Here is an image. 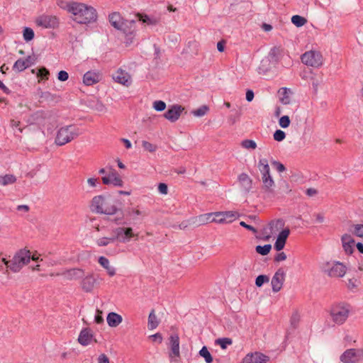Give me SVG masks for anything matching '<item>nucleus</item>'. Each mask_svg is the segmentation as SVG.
Here are the masks:
<instances>
[{
  "instance_id": "f257e3e1",
  "label": "nucleus",
  "mask_w": 363,
  "mask_h": 363,
  "mask_svg": "<svg viewBox=\"0 0 363 363\" xmlns=\"http://www.w3.org/2000/svg\"><path fill=\"white\" fill-rule=\"evenodd\" d=\"M72 20L79 24H89L97 20L96 10L91 6L75 2L72 9Z\"/></svg>"
},
{
  "instance_id": "f03ea898",
  "label": "nucleus",
  "mask_w": 363,
  "mask_h": 363,
  "mask_svg": "<svg viewBox=\"0 0 363 363\" xmlns=\"http://www.w3.org/2000/svg\"><path fill=\"white\" fill-rule=\"evenodd\" d=\"M91 209L97 213L114 215L118 208L116 206L113 199L110 196L99 195L91 200Z\"/></svg>"
},
{
  "instance_id": "7ed1b4c3",
  "label": "nucleus",
  "mask_w": 363,
  "mask_h": 363,
  "mask_svg": "<svg viewBox=\"0 0 363 363\" xmlns=\"http://www.w3.org/2000/svg\"><path fill=\"white\" fill-rule=\"evenodd\" d=\"M30 259V253L29 250L23 249L18 251L11 259L7 260L2 258L1 262L13 272H19L21 268L28 264Z\"/></svg>"
},
{
  "instance_id": "20e7f679",
  "label": "nucleus",
  "mask_w": 363,
  "mask_h": 363,
  "mask_svg": "<svg viewBox=\"0 0 363 363\" xmlns=\"http://www.w3.org/2000/svg\"><path fill=\"white\" fill-rule=\"evenodd\" d=\"M80 135L79 130L75 125H69L61 127L57 132L55 143L62 146L70 143Z\"/></svg>"
},
{
  "instance_id": "39448f33",
  "label": "nucleus",
  "mask_w": 363,
  "mask_h": 363,
  "mask_svg": "<svg viewBox=\"0 0 363 363\" xmlns=\"http://www.w3.org/2000/svg\"><path fill=\"white\" fill-rule=\"evenodd\" d=\"M350 312V306L345 303L334 304L330 309L332 320L337 324L342 325L348 318Z\"/></svg>"
},
{
  "instance_id": "423d86ee",
  "label": "nucleus",
  "mask_w": 363,
  "mask_h": 363,
  "mask_svg": "<svg viewBox=\"0 0 363 363\" xmlns=\"http://www.w3.org/2000/svg\"><path fill=\"white\" fill-rule=\"evenodd\" d=\"M322 270L330 277H342L346 273V267L339 262H328L323 264Z\"/></svg>"
},
{
  "instance_id": "0eeeda50",
  "label": "nucleus",
  "mask_w": 363,
  "mask_h": 363,
  "mask_svg": "<svg viewBox=\"0 0 363 363\" xmlns=\"http://www.w3.org/2000/svg\"><path fill=\"white\" fill-rule=\"evenodd\" d=\"M340 360L342 363H362L363 349H347L340 355Z\"/></svg>"
},
{
  "instance_id": "6e6552de",
  "label": "nucleus",
  "mask_w": 363,
  "mask_h": 363,
  "mask_svg": "<svg viewBox=\"0 0 363 363\" xmlns=\"http://www.w3.org/2000/svg\"><path fill=\"white\" fill-rule=\"evenodd\" d=\"M108 18L112 26L117 30H123L125 33H128L126 30V28L128 27V24L130 26V29L133 28V30L135 29V21H124L120 13L118 12L111 13Z\"/></svg>"
},
{
  "instance_id": "1a4fd4ad",
  "label": "nucleus",
  "mask_w": 363,
  "mask_h": 363,
  "mask_svg": "<svg viewBox=\"0 0 363 363\" xmlns=\"http://www.w3.org/2000/svg\"><path fill=\"white\" fill-rule=\"evenodd\" d=\"M301 61L306 65L319 67L323 65V55L318 51L310 50L302 55Z\"/></svg>"
},
{
  "instance_id": "9d476101",
  "label": "nucleus",
  "mask_w": 363,
  "mask_h": 363,
  "mask_svg": "<svg viewBox=\"0 0 363 363\" xmlns=\"http://www.w3.org/2000/svg\"><path fill=\"white\" fill-rule=\"evenodd\" d=\"M35 24L43 28H56L58 27L59 18L54 15L42 14L38 16L35 20Z\"/></svg>"
},
{
  "instance_id": "9b49d317",
  "label": "nucleus",
  "mask_w": 363,
  "mask_h": 363,
  "mask_svg": "<svg viewBox=\"0 0 363 363\" xmlns=\"http://www.w3.org/2000/svg\"><path fill=\"white\" fill-rule=\"evenodd\" d=\"M113 233H115L116 240L121 242L126 243L130 240L131 238L137 236L133 233L132 228L118 227L113 229Z\"/></svg>"
},
{
  "instance_id": "f8f14e48",
  "label": "nucleus",
  "mask_w": 363,
  "mask_h": 363,
  "mask_svg": "<svg viewBox=\"0 0 363 363\" xmlns=\"http://www.w3.org/2000/svg\"><path fill=\"white\" fill-rule=\"evenodd\" d=\"M108 174L101 178L103 184L105 185L112 184L116 187L123 186V182L117 171L111 167H108Z\"/></svg>"
},
{
  "instance_id": "ddd939ff",
  "label": "nucleus",
  "mask_w": 363,
  "mask_h": 363,
  "mask_svg": "<svg viewBox=\"0 0 363 363\" xmlns=\"http://www.w3.org/2000/svg\"><path fill=\"white\" fill-rule=\"evenodd\" d=\"M285 223L282 219H277L272 220L268 226L264 228L263 234L266 236V238L269 239L272 235L277 234L280 230H282Z\"/></svg>"
},
{
  "instance_id": "4468645a",
  "label": "nucleus",
  "mask_w": 363,
  "mask_h": 363,
  "mask_svg": "<svg viewBox=\"0 0 363 363\" xmlns=\"http://www.w3.org/2000/svg\"><path fill=\"white\" fill-rule=\"evenodd\" d=\"M98 277L94 276V274H88L82 277L81 281V287L82 290L86 293L91 292L94 287L99 284Z\"/></svg>"
},
{
  "instance_id": "2eb2a0df",
  "label": "nucleus",
  "mask_w": 363,
  "mask_h": 363,
  "mask_svg": "<svg viewBox=\"0 0 363 363\" xmlns=\"http://www.w3.org/2000/svg\"><path fill=\"white\" fill-rule=\"evenodd\" d=\"M215 218L212 220L215 223H230L239 217V213L237 211H219L214 213Z\"/></svg>"
},
{
  "instance_id": "dca6fc26",
  "label": "nucleus",
  "mask_w": 363,
  "mask_h": 363,
  "mask_svg": "<svg viewBox=\"0 0 363 363\" xmlns=\"http://www.w3.org/2000/svg\"><path fill=\"white\" fill-rule=\"evenodd\" d=\"M147 215L148 212L145 209H140L135 207H130L125 210V216L129 217L130 220H131L133 223L140 221Z\"/></svg>"
},
{
  "instance_id": "f3484780",
  "label": "nucleus",
  "mask_w": 363,
  "mask_h": 363,
  "mask_svg": "<svg viewBox=\"0 0 363 363\" xmlns=\"http://www.w3.org/2000/svg\"><path fill=\"white\" fill-rule=\"evenodd\" d=\"M285 272L282 268H279L275 272L271 281L272 288L274 292L277 293L281 290L285 280Z\"/></svg>"
},
{
  "instance_id": "a211bd4d",
  "label": "nucleus",
  "mask_w": 363,
  "mask_h": 363,
  "mask_svg": "<svg viewBox=\"0 0 363 363\" xmlns=\"http://www.w3.org/2000/svg\"><path fill=\"white\" fill-rule=\"evenodd\" d=\"M184 108L181 105H173L164 113V117L172 123L176 122L180 117Z\"/></svg>"
},
{
  "instance_id": "6ab92c4d",
  "label": "nucleus",
  "mask_w": 363,
  "mask_h": 363,
  "mask_svg": "<svg viewBox=\"0 0 363 363\" xmlns=\"http://www.w3.org/2000/svg\"><path fill=\"white\" fill-rule=\"evenodd\" d=\"M290 234V230L289 228L283 229L279 233L277 240L274 243V249L277 251H281L285 246L287 238Z\"/></svg>"
},
{
  "instance_id": "aec40b11",
  "label": "nucleus",
  "mask_w": 363,
  "mask_h": 363,
  "mask_svg": "<svg viewBox=\"0 0 363 363\" xmlns=\"http://www.w3.org/2000/svg\"><path fill=\"white\" fill-rule=\"evenodd\" d=\"M238 182L245 194L250 192L252 188V180L247 174H240L238 177Z\"/></svg>"
},
{
  "instance_id": "412c9836",
  "label": "nucleus",
  "mask_w": 363,
  "mask_h": 363,
  "mask_svg": "<svg viewBox=\"0 0 363 363\" xmlns=\"http://www.w3.org/2000/svg\"><path fill=\"white\" fill-rule=\"evenodd\" d=\"M269 357L260 353L247 354L242 363H266Z\"/></svg>"
},
{
  "instance_id": "4be33fe9",
  "label": "nucleus",
  "mask_w": 363,
  "mask_h": 363,
  "mask_svg": "<svg viewBox=\"0 0 363 363\" xmlns=\"http://www.w3.org/2000/svg\"><path fill=\"white\" fill-rule=\"evenodd\" d=\"M169 347L171 349L170 356L178 357L180 355L179 352V337L178 335H171L169 338Z\"/></svg>"
},
{
  "instance_id": "5701e85b",
  "label": "nucleus",
  "mask_w": 363,
  "mask_h": 363,
  "mask_svg": "<svg viewBox=\"0 0 363 363\" xmlns=\"http://www.w3.org/2000/svg\"><path fill=\"white\" fill-rule=\"evenodd\" d=\"M62 275L67 280H76L84 277V271L81 269L73 268L64 272Z\"/></svg>"
},
{
  "instance_id": "b1692460",
  "label": "nucleus",
  "mask_w": 363,
  "mask_h": 363,
  "mask_svg": "<svg viewBox=\"0 0 363 363\" xmlns=\"http://www.w3.org/2000/svg\"><path fill=\"white\" fill-rule=\"evenodd\" d=\"M100 80V75L98 72L93 71L86 72L83 77V82L86 86H91Z\"/></svg>"
},
{
  "instance_id": "393cba45",
  "label": "nucleus",
  "mask_w": 363,
  "mask_h": 363,
  "mask_svg": "<svg viewBox=\"0 0 363 363\" xmlns=\"http://www.w3.org/2000/svg\"><path fill=\"white\" fill-rule=\"evenodd\" d=\"M93 338V334L89 328H84L81 330L78 341L79 342L83 345L86 346L89 345Z\"/></svg>"
},
{
  "instance_id": "a878e982",
  "label": "nucleus",
  "mask_w": 363,
  "mask_h": 363,
  "mask_svg": "<svg viewBox=\"0 0 363 363\" xmlns=\"http://www.w3.org/2000/svg\"><path fill=\"white\" fill-rule=\"evenodd\" d=\"M342 243L344 250L347 254H352L354 250V240L349 234H345L342 236Z\"/></svg>"
},
{
  "instance_id": "bb28decb",
  "label": "nucleus",
  "mask_w": 363,
  "mask_h": 363,
  "mask_svg": "<svg viewBox=\"0 0 363 363\" xmlns=\"http://www.w3.org/2000/svg\"><path fill=\"white\" fill-rule=\"evenodd\" d=\"M113 78L116 82L127 86L131 83L130 76L128 73L123 70H118L115 75H113Z\"/></svg>"
},
{
  "instance_id": "cd10ccee",
  "label": "nucleus",
  "mask_w": 363,
  "mask_h": 363,
  "mask_svg": "<svg viewBox=\"0 0 363 363\" xmlns=\"http://www.w3.org/2000/svg\"><path fill=\"white\" fill-rule=\"evenodd\" d=\"M262 181V191L265 194L267 197H271L274 195V187L275 186V183L273 178H269L268 179L265 178Z\"/></svg>"
},
{
  "instance_id": "c85d7f7f",
  "label": "nucleus",
  "mask_w": 363,
  "mask_h": 363,
  "mask_svg": "<svg viewBox=\"0 0 363 363\" xmlns=\"http://www.w3.org/2000/svg\"><path fill=\"white\" fill-rule=\"evenodd\" d=\"M106 321L110 327L116 328L122 323L123 318L121 315L116 313L111 312L106 317Z\"/></svg>"
},
{
  "instance_id": "c756f323",
  "label": "nucleus",
  "mask_w": 363,
  "mask_h": 363,
  "mask_svg": "<svg viewBox=\"0 0 363 363\" xmlns=\"http://www.w3.org/2000/svg\"><path fill=\"white\" fill-rule=\"evenodd\" d=\"M116 241L115 233L111 231L109 236H103L96 240V244L99 247H106L110 244L114 243Z\"/></svg>"
},
{
  "instance_id": "7c9ffc66",
  "label": "nucleus",
  "mask_w": 363,
  "mask_h": 363,
  "mask_svg": "<svg viewBox=\"0 0 363 363\" xmlns=\"http://www.w3.org/2000/svg\"><path fill=\"white\" fill-rule=\"evenodd\" d=\"M99 263L106 269L109 276L113 277L116 274V269L110 265L109 260L105 257H100L99 258Z\"/></svg>"
},
{
  "instance_id": "2f4dec72",
  "label": "nucleus",
  "mask_w": 363,
  "mask_h": 363,
  "mask_svg": "<svg viewBox=\"0 0 363 363\" xmlns=\"http://www.w3.org/2000/svg\"><path fill=\"white\" fill-rule=\"evenodd\" d=\"M214 216V213H206L203 215H200L195 218V223H196L198 225H204L208 223L214 222L212 220L213 216ZM215 217H213L214 218Z\"/></svg>"
},
{
  "instance_id": "473e14b6",
  "label": "nucleus",
  "mask_w": 363,
  "mask_h": 363,
  "mask_svg": "<svg viewBox=\"0 0 363 363\" xmlns=\"http://www.w3.org/2000/svg\"><path fill=\"white\" fill-rule=\"evenodd\" d=\"M159 320L155 315V310H152L148 316L147 327L149 330H154L159 325Z\"/></svg>"
},
{
  "instance_id": "72a5a7b5",
  "label": "nucleus",
  "mask_w": 363,
  "mask_h": 363,
  "mask_svg": "<svg viewBox=\"0 0 363 363\" xmlns=\"http://www.w3.org/2000/svg\"><path fill=\"white\" fill-rule=\"evenodd\" d=\"M138 20L147 25H156L159 22V19L155 17H150L146 14L138 13Z\"/></svg>"
},
{
  "instance_id": "f704fd0d",
  "label": "nucleus",
  "mask_w": 363,
  "mask_h": 363,
  "mask_svg": "<svg viewBox=\"0 0 363 363\" xmlns=\"http://www.w3.org/2000/svg\"><path fill=\"white\" fill-rule=\"evenodd\" d=\"M16 182V177L13 174L0 175V185L7 186Z\"/></svg>"
},
{
  "instance_id": "c9c22d12",
  "label": "nucleus",
  "mask_w": 363,
  "mask_h": 363,
  "mask_svg": "<svg viewBox=\"0 0 363 363\" xmlns=\"http://www.w3.org/2000/svg\"><path fill=\"white\" fill-rule=\"evenodd\" d=\"M76 1H67L65 0H58L57 1V5L61 9L66 10L67 12L71 13L72 9L74 7V4Z\"/></svg>"
},
{
  "instance_id": "e433bc0d",
  "label": "nucleus",
  "mask_w": 363,
  "mask_h": 363,
  "mask_svg": "<svg viewBox=\"0 0 363 363\" xmlns=\"http://www.w3.org/2000/svg\"><path fill=\"white\" fill-rule=\"evenodd\" d=\"M258 169L261 174L267 173L269 171H270L268 161L267 159L262 158L259 160Z\"/></svg>"
},
{
  "instance_id": "4c0bfd02",
  "label": "nucleus",
  "mask_w": 363,
  "mask_h": 363,
  "mask_svg": "<svg viewBox=\"0 0 363 363\" xmlns=\"http://www.w3.org/2000/svg\"><path fill=\"white\" fill-rule=\"evenodd\" d=\"M199 354L205 359L206 363H211L213 362V357L206 346L201 349Z\"/></svg>"
},
{
  "instance_id": "58836bf2",
  "label": "nucleus",
  "mask_w": 363,
  "mask_h": 363,
  "mask_svg": "<svg viewBox=\"0 0 363 363\" xmlns=\"http://www.w3.org/2000/svg\"><path fill=\"white\" fill-rule=\"evenodd\" d=\"M26 68H28L27 65H26L23 59H18L13 66V69L18 72L25 70Z\"/></svg>"
},
{
  "instance_id": "ea45409f",
  "label": "nucleus",
  "mask_w": 363,
  "mask_h": 363,
  "mask_svg": "<svg viewBox=\"0 0 363 363\" xmlns=\"http://www.w3.org/2000/svg\"><path fill=\"white\" fill-rule=\"evenodd\" d=\"M291 22L297 27L303 26L306 22V19L298 15H294L291 18Z\"/></svg>"
},
{
  "instance_id": "a19ab883",
  "label": "nucleus",
  "mask_w": 363,
  "mask_h": 363,
  "mask_svg": "<svg viewBox=\"0 0 363 363\" xmlns=\"http://www.w3.org/2000/svg\"><path fill=\"white\" fill-rule=\"evenodd\" d=\"M241 146L247 150H255L257 148V143L252 140H244L241 143Z\"/></svg>"
},
{
  "instance_id": "79ce46f5",
  "label": "nucleus",
  "mask_w": 363,
  "mask_h": 363,
  "mask_svg": "<svg viewBox=\"0 0 363 363\" xmlns=\"http://www.w3.org/2000/svg\"><path fill=\"white\" fill-rule=\"evenodd\" d=\"M272 249V245L270 244H267L263 246L257 245L256 247V252L262 255H267L269 254Z\"/></svg>"
},
{
  "instance_id": "37998d69",
  "label": "nucleus",
  "mask_w": 363,
  "mask_h": 363,
  "mask_svg": "<svg viewBox=\"0 0 363 363\" xmlns=\"http://www.w3.org/2000/svg\"><path fill=\"white\" fill-rule=\"evenodd\" d=\"M269 63H270V59L267 58V57L262 59L261 61L260 65L259 67V72H267L270 69Z\"/></svg>"
},
{
  "instance_id": "c03bdc74",
  "label": "nucleus",
  "mask_w": 363,
  "mask_h": 363,
  "mask_svg": "<svg viewBox=\"0 0 363 363\" xmlns=\"http://www.w3.org/2000/svg\"><path fill=\"white\" fill-rule=\"evenodd\" d=\"M283 90L282 91V96L280 98V101L284 104V105H287V104H290V97L289 96V89H288L287 88L284 87V88H282L281 89Z\"/></svg>"
},
{
  "instance_id": "a18cd8bd",
  "label": "nucleus",
  "mask_w": 363,
  "mask_h": 363,
  "mask_svg": "<svg viewBox=\"0 0 363 363\" xmlns=\"http://www.w3.org/2000/svg\"><path fill=\"white\" fill-rule=\"evenodd\" d=\"M23 35V38L26 42H28V41H30L31 40H33L34 38V35H35L33 30L31 28H28V27H26L24 28Z\"/></svg>"
},
{
  "instance_id": "49530a36",
  "label": "nucleus",
  "mask_w": 363,
  "mask_h": 363,
  "mask_svg": "<svg viewBox=\"0 0 363 363\" xmlns=\"http://www.w3.org/2000/svg\"><path fill=\"white\" fill-rule=\"evenodd\" d=\"M232 340L228 337L219 338L216 340V343L220 346L222 349H225L228 345L232 344Z\"/></svg>"
},
{
  "instance_id": "de8ad7c7",
  "label": "nucleus",
  "mask_w": 363,
  "mask_h": 363,
  "mask_svg": "<svg viewBox=\"0 0 363 363\" xmlns=\"http://www.w3.org/2000/svg\"><path fill=\"white\" fill-rule=\"evenodd\" d=\"M280 54V49L277 47L272 48L269 53V55L267 58L270 59L271 60L277 61V57Z\"/></svg>"
},
{
  "instance_id": "09e8293b",
  "label": "nucleus",
  "mask_w": 363,
  "mask_h": 363,
  "mask_svg": "<svg viewBox=\"0 0 363 363\" xmlns=\"http://www.w3.org/2000/svg\"><path fill=\"white\" fill-rule=\"evenodd\" d=\"M208 107L206 106H202L200 108L192 111L194 116L196 117L203 116L208 111Z\"/></svg>"
},
{
  "instance_id": "8fccbe9b",
  "label": "nucleus",
  "mask_w": 363,
  "mask_h": 363,
  "mask_svg": "<svg viewBox=\"0 0 363 363\" xmlns=\"http://www.w3.org/2000/svg\"><path fill=\"white\" fill-rule=\"evenodd\" d=\"M269 278L267 275H259L255 279V284L257 287H260L264 283H267Z\"/></svg>"
},
{
  "instance_id": "3c124183",
  "label": "nucleus",
  "mask_w": 363,
  "mask_h": 363,
  "mask_svg": "<svg viewBox=\"0 0 363 363\" xmlns=\"http://www.w3.org/2000/svg\"><path fill=\"white\" fill-rule=\"evenodd\" d=\"M300 320V315L297 311H295L292 313V315L291 317L290 323L291 325L296 328L299 323Z\"/></svg>"
},
{
  "instance_id": "603ef678",
  "label": "nucleus",
  "mask_w": 363,
  "mask_h": 363,
  "mask_svg": "<svg viewBox=\"0 0 363 363\" xmlns=\"http://www.w3.org/2000/svg\"><path fill=\"white\" fill-rule=\"evenodd\" d=\"M142 146L145 150L150 152H153L157 150V146L145 140L142 142Z\"/></svg>"
},
{
  "instance_id": "864d4df0",
  "label": "nucleus",
  "mask_w": 363,
  "mask_h": 363,
  "mask_svg": "<svg viewBox=\"0 0 363 363\" xmlns=\"http://www.w3.org/2000/svg\"><path fill=\"white\" fill-rule=\"evenodd\" d=\"M279 125L283 128H286L290 125V118L288 116H283L279 118Z\"/></svg>"
},
{
  "instance_id": "5fc2aeb1",
  "label": "nucleus",
  "mask_w": 363,
  "mask_h": 363,
  "mask_svg": "<svg viewBox=\"0 0 363 363\" xmlns=\"http://www.w3.org/2000/svg\"><path fill=\"white\" fill-rule=\"evenodd\" d=\"M153 108L157 111H162L166 108V104L163 101H161V100L155 101L153 103Z\"/></svg>"
},
{
  "instance_id": "6e6d98bb",
  "label": "nucleus",
  "mask_w": 363,
  "mask_h": 363,
  "mask_svg": "<svg viewBox=\"0 0 363 363\" xmlns=\"http://www.w3.org/2000/svg\"><path fill=\"white\" fill-rule=\"evenodd\" d=\"M274 139L276 141L281 142L286 138L285 133L281 130H277L274 133Z\"/></svg>"
},
{
  "instance_id": "4d7b16f0",
  "label": "nucleus",
  "mask_w": 363,
  "mask_h": 363,
  "mask_svg": "<svg viewBox=\"0 0 363 363\" xmlns=\"http://www.w3.org/2000/svg\"><path fill=\"white\" fill-rule=\"evenodd\" d=\"M354 234L359 238L363 237V224H357L354 225Z\"/></svg>"
},
{
  "instance_id": "13d9d810",
  "label": "nucleus",
  "mask_w": 363,
  "mask_h": 363,
  "mask_svg": "<svg viewBox=\"0 0 363 363\" xmlns=\"http://www.w3.org/2000/svg\"><path fill=\"white\" fill-rule=\"evenodd\" d=\"M271 163L279 172H283L286 170L284 165L278 161L273 160Z\"/></svg>"
},
{
  "instance_id": "bf43d9fd",
  "label": "nucleus",
  "mask_w": 363,
  "mask_h": 363,
  "mask_svg": "<svg viewBox=\"0 0 363 363\" xmlns=\"http://www.w3.org/2000/svg\"><path fill=\"white\" fill-rule=\"evenodd\" d=\"M94 321L97 324H102L104 321V318L102 316V311L97 309L96 315L94 316Z\"/></svg>"
},
{
  "instance_id": "052dcab7",
  "label": "nucleus",
  "mask_w": 363,
  "mask_h": 363,
  "mask_svg": "<svg viewBox=\"0 0 363 363\" xmlns=\"http://www.w3.org/2000/svg\"><path fill=\"white\" fill-rule=\"evenodd\" d=\"M49 74V71L43 67L39 69L38 77L42 79H48Z\"/></svg>"
},
{
  "instance_id": "680f3d73",
  "label": "nucleus",
  "mask_w": 363,
  "mask_h": 363,
  "mask_svg": "<svg viewBox=\"0 0 363 363\" xmlns=\"http://www.w3.org/2000/svg\"><path fill=\"white\" fill-rule=\"evenodd\" d=\"M69 78V74L66 71L62 70L58 73L57 79L60 81L65 82Z\"/></svg>"
},
{
  "instance_id": "e2e57ef3",
  "label": "nucleus",
  "mask_w": 363,
  "mask_h": 363,
  "mask_svg": "<svg viewBox=\"0 0 363 363\" xmlns=\"http://www.w3.org/2000/svg\"><path fill=\"white\" fill-rule=\"evenodd\" d=\"M158 191L160 194L166 195L168 193L167 185L164 183H160L158 185Z\"/></svg>"
},
{
  "instance_id": "0e129e2a",
  "label": "nucleus",
  "mask_w": 363,
  "mask_h": 363,
  "mask_svg": "<svg viewBox=\"0 0 363 363\" xmlns=\"http://www.w3.org/2000/svg\"><path fill=\"white\" fill-rule=\"evenodd\" d=\"M94 109L99 112H105L106 106L100 101H96L94 105Z\"/></svg>"
},
{
  "instance_id": "69168bd1",
  "label": "nucleus",
  "mask_w": 363,
  "mask_h": 363,
  "mask_svg": "<svg viewBox=\"0 0 363 363\" xmlns=\"http://www.w3.org/2000/svg\"><path fill=\"white\" fill-rule=\"evenodd\" d=\"M98 363H110L108 357L105 354H101L98 357Z\"/></svg>"
},
{
  "instance_id": "338daca9",
  "label": "nucleus",
  "mask_w": 363,
  "mask_h": 363,
  "mask_svg": "<svg viewBox=\"0 0 363 363\" xmlns=\"http://www.w3.org/2000/svg\"><path fill=\"white\" fill-rule=\"evenodd\" d=\"M87 184L90 187H96L99 184L98 179L96 178H89L87 179Z\"/></svg>"
},
{
  "instance_id": "774afa93",
  "label": "nucleus",
  "mask_w": 363,
  "mask_h": 363,
  "mask_svg": "<svg viewBox=\"0 0 363 363\" xmlns=\"http://www.w3.org/2000/svg\"><path fill=\"white\" fill-rule=\"evenodd\" d=\"M286 259V254L284 252H279L278 253L275 258H274V260L276 262H281V261H284Z\"/></svg>"
}]
</instances>
